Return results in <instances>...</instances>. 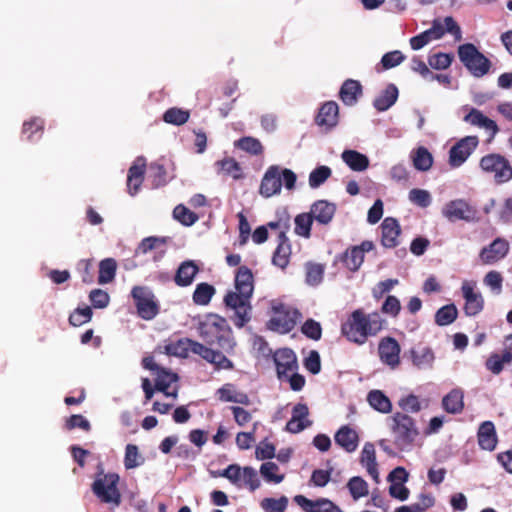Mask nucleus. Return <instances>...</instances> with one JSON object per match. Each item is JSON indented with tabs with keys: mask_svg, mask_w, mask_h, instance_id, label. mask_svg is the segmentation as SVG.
<instances>
[{
	"mask_svg": "<svg viewBox=\"0 0 512 512\" xmlns=\"http://www.w3.org/2000/svg\"><path fill=\"white\" fill-rule=\"evenodd\" d=\"M254 291V276L246 266H240L234 276V290L224 297L226 306L234 311V323L243 327L250 319V299Z\"/></svg>",
	"mask_w": 512,
	"mask_h": 512,
	"instance_id": "obj_1",
	"label": "nucleus"
},
{
	"mask_svg": "<svg viewBox=\"0 0 512 512\" xmlns=\"http://www.w3.org/2000/svg\"><path fill=\"white\" fill-rule=\"evenodd\" d=\"M384 323L385 321L376 312L366 315L356 310L343 324L342 333L348 340L363 344L369 336L378 334L383 329Z\"/></svg>",
	"mask_w": 512,
	"mask_h": 512,
	"instance_id": "obj_2",
	"label": "nucleus"
},
{
	"mask_svg": "<svg viewBox=\"0 0 512 512\" xmlns=\"http://www.w3.org/2000/svg\"><path fill=\"white\" fill-rule=\"evenodd\" d=\"M199 334L208 343H217L226 353L234 352L236 342L226 319L209 314L199 324Z\"/></svg>",
	"mask_w": 512,
	"mask_h": 512,
	"instance_id": "obj_3",
	"label": "nucleus"
},
{
	"mask_svg": "<svg viewBox=\"0 0 512 512\" xmlns=\"http://www.w3.org/2000/svg\"><path fill=\"white\" fill-rule=\"evenodd\" d=\"M270 310L267 328L271 331L286 334L292 331L301 319L300 312L281 299L269 301Z\"/></svg>",
	"mask_w": 512,
	"mask_h": 512,
	"instance_id": "obj_4",
	"label": "nucleus"
},
{
	"mask_svg": "<svg viewBox=\"0 0 512 512\" xmlns=\"http://www.w3.org/2000/svg\"><path fill=\"white\" fill-rule=\"evenodd\" d=\"M296 180L297 176L292 170L281 168L278 165H272L268 167L263 175L259 193L263 197L269 198L280 194L282 186L289 191L294 190Z\"/></svg>",
	"mask_w": 512,
	"mask_h": 512,
	"instance_id": "obj_5",
	"label": "nucleus"
},
{
	"mask_svg": "<svg viewBox=\"0 0 512 512\" xmlns=\"http://www.w3.org/2000/svg\"><path fill=\"white\" fill-rule=\"evenodd\" d=\"M119 481L117 473L100 474L92 484V491L102 503L118 507L121 504Z\"/></svg>",
	"mask_w": 512,
	"mask_h": 512,
	"instance_id": "obj_6",
	"label": "nucleus"
},
{
	"mask_svg": "<svg viewBox=\"0 0 512 512\" xmlns=\"http://www.w3.org/2000/svg\"><path fill=\"white\" fill-rule=\"evenodd\" d=\"M219 476L228 479L239 489L247 488L250 491H255L261 485L257 471L250 466L241 467L237 464H231L222 470Z\"/></svg>",
	"mask_w": 512,
	"mask_h": 512,
	"instance_id": "obj_7",
	"label": "nucleus"
},
{
	"mask_svg": "<svg viewBox=\"0 0 512 512\" xmlns=\"http://www.w3.org/2000/svg\"><path fill=\"white\" fill-rule=\"evenodd\" d=\"M458 56L464 66L476 77L485 75L490 69V61L473 44L461 45L458 48Z\"/></svg>",
	"mask_w": 512,
	"mask_h": 512,
	"instance_id": "obj_8",
	"label": "nucleus"
},
{
	"mask_svg": "<svg viewBox=\"0 0 512 512\" xmlns=\"http://www.w3.org/2000/svg\"><path fill=\"white\" fill-rule=\"evenodd\" d=\"M131 296L137 308L138 315L144 320H152L159 313V303L154 293L145 286H135Z\"/></svg>",
	"mask_w": 512,
	"mask_h": 512,
	"instance_id": "obj_9",
	"label": "nucleus"
},
{
	"mask_svg": "<svg viewBox=\"0 0 512 512\" xmlns=\"http://www.w3.org/2000/svg\"><path fill=\"white\" fill-rule=\"evenodd\" d=\"M393 422L392 429L396 444L401 449L407 448L418 436L413 419L405 414L396 413L393 416Z\"/></svg>",
	"mask_w": 512,
	"mask_h": 512,
	"instance_id": "obj_10",
	"label": "nucleus"
},
{
	"mask_svg": "<svg viewBox=\"0 0 512 512\" xmlns=\"http://www.w3.org/2000/svg\"><path fill=\"white\" fill-rule=\"evenodd\" d=\"M480 167L492 174L497 183H505L512 178V167L509 161L499 154H488L481 158Z\"/></svg>",
	"mask_w": 512,
	"mask_h": 512,
	"instance_id": "obj_11",
	"label": "nucleus"
},
{
	"mask_svg": "<svg viewBox=\"0 0 512 512\" xmlns=\"http://www.w3.org/2000/svg\"><path fill=\"white\" fill-rule=\"evenodd\" d=\"M461 292L464 298L463 310L467 316H476L484 308V297L477 289V283L472 280H464L461 284Z\"/></svg>",
	"mask_w": 512,
	"mask_h": 512,
	"instance_id": "obj_12",
	"label": "nucleus"
},
{
	"mask_svg": "<svg viewBox=\"0 0 512 512\" xmlns=\"http://www.w3.org/2000/svg\"><path fill=\"white\" fill-rule=\"evenodd\" d=\"M479 144L477 136H466L453 145L449 151V165L460 167L473 153Z\"/></svg>",
	"mask_w": 512,
	"mask_h": 512,
	"instance_id": "obj_13",
	"label": "nucleus"
},
{
	"mask_svg": "<svg viewBox=\"0 0 512 512\" xmlns=\"http://www.w3.org/2000/svg\"><path fill=\"white\" fill-rule=\"evenodd\" d=\"M474 213L472 207L462 199L449 201L442 208V215L450 222L469 221L473 218Z\"/></svg>",
	"mask_w": 512,
	"mask_h": 512,
	"instance_id": "obj_14",
	"label": "nucleus"
},
{
	"mask_svg": "<svg viewBox=\"0 0 512 512\" xmlns=\"http://www.w3.org/2000/svg\"><path fill=\"white\" fill-rule=\"evenodd\" d=\"M178 380L179 377L176 373L164 368L158 369L155 375V389L162 392L166 397L176 399L179 389L177 385Z\"/></svg>",
	"mask_w": 512,
	"mask_h": 512,
	"instance_id": "obj_15",
	"label": "nucleus"
},
{
	"mask_svg": "<svg viewBox=\"0 0 512 512\" xmlns=\"http://www.w3.org/2000/svg\"><path fill=\"white\" fill-rule=\"evenodd\" d=\"M294 501L304 512H342L337 505L326 498L314 501L303 495H297L294 497Z\"/></svg>",
	"mask_w": 512,
	"mask_h": 512,
	"instance_id": "obj_16",
	"label": "nucleus"
},
{
	"mask_svg": "<svg viewBox=\"0 0 512 512\" xmlns=\"http://www.w3.org/2000/svg\"><path fill=\"white\" fill-rule=\"evenodd\" d=\"M508 251L509 243L505 239L497 238L481 250L479 257L483 264H493L503 259Z\"/></svg>",
	"mask_w": 512,
	"mask_h": 512,
	"instance_id": "obj_17",
	"label": "nucleus"
},
{
	"mask_svg": "<svg viewBox=\"0 0 512 512\" xmlns=\"http://www.w3.org/2000/svg\"><path fill=\"white\" fill-rule=\"evenodd\" d=\"M274 361L277 368L278 377L283 379L295 372L298 365L295 353L291 349H279L274 354Z\"/></svg>",
	"mask_w": 512,
	"mask_h": 512,
	"instance_id": "obj_18",
	"label": "nucleus"
},
{
	"mask_svg": "<svg viewBox=\"0 0 512 512\" xmlns=\"http://www.w3.org/2000/svg\"><path fill=\"white\" fill-rule=\"evenodd\" d=\"M373 248L371 241H363L360 245L348 249L343 256L345 266L351 271H357L364 261L365 253Z\"/></svg>",
	"mask_w": 512,
	"mask_h": 512,
	"instance_id": "obj_19",
	"label": "nucleus"
},
{
	"mask_svg": "<svg viewBox=\"0 0 512 512\" xmlns=\"http://www.w3.org/2000/svg\"><path fill=\"white\" fill-rule=\"evenodd\" d=\"M400 346L393 338H385L379 344V355L383 363L396 368L400 363Z\"/></svg>",
	"mask_w": 512,
	"mask_h": 512,
	"instance_id": "obj_20",
	"label": "nucleus"
},
{
	"mask_svg": "<svg viewBox=\"0 0 512 512\" xmlns=\"http://www.w3.org/2000/svg\"><path fill=\"white\" fill-rule=\"evenodd\" d=\"M428 30L431 33L433 40L440 39L446 32L452 34L456 41H460L462 38L460 27L450 16L445 17L443 20H434L432 27Z\"/></svg>",
	"mask_w": 512,
	"mask_h": 512,
	"instance_id": "obj_21",
	"label": "nucleus"
},
{
	"mask_svg": "<svg viewBox=\"0 0 512 512\" xmlns=\"http://www.w3.org/2000/svg\"><path fill=\"white\" fill-rule=\"evenodd\" d=\"M401 228L398 221L387 217L381 224V242L387 248L396 247L400 242Z\"/></svg>",
	"mask_w": 512,
	"mask_h": 512,
	"instance_id": "obj_22",
	"label": "nucleus"
},
{
	"mask_svg": "<svg viewBox=\"0 0 512 512\" xmlns=\"http://www.w3.org/2000/svg\"><path fill=\"white\" fill-rule=\"evenodd\" d=\"M309 410L305 404L299 403L293 407L292 417L286 424V430L291 433H299L311 425L308 418Z\"/></svg>",
	"mask_w": 512,
	"mask_h": 512,
	"instance_id": "obj_23",
	"label": "nucleus"
},
{
	"mask_svg": "<svg viewBox=\"0 0 512 512\" xmlns=\"http://www.w3.org/2000/svg\"><path fill=\"white\" fill-rule=\"evenodd\" d=\"M145 167L146 160L143 157L137 158L130 167L127 177V187L131 195H135L138 192L143 182Z\"/></svg>",
	"mask_w": 512,
	"mask_h": 512,
	"instance_id": "obj_24",
	"label": "nucleus"
},
{
	"mask_svg": "<svg viewBox=\"0 0 512 512\" xmlns=\"http://www.w3.org/2000/svg\"><path fill=\"white\" fill-rule=\"evenodd\" d=\"M464 121L470 125L483 128L491 133L493 138L499 131L496 122L485 116L480 110L472 108L469 113L465 115Z\"/></svg>",
	"mask_w": 512,
	"mask_h": 512,
	"instance_id": "obj_25",
	"label": "nucleus"
},
{
	"mask_svg": "<svg viewBox=\"0 0 512 512\" xmlns=\"http://www.w3.org/2000/svg\"><path fill=\"white\" fill-rule=\"evenodd\" d=\"M216 395L222 402H232L241 405H249L250 399L247 394L237 390L235 385L226 383L221 386L217 391Z\"/></svg>",
	"mask_w": 512,
	"mask_h": 512,
	"instance_id": "obj_26",
	"label": "nucleus"
},
{
	"mask_svg": "<svg viewBox=\"0 0 512 512\" xmlns=\"http://www.w3.org/2000/svg\"><path fill=\"white\" fill-rule=\"evenodd\" d=\"M335 211L334 204L325 200H318L312 204L309 213L318 223L328 224L333 219Z\"/></svg>",
	"mask_w": 512,
	"mask_h": 512,
	"instance_id": "obj_27",
	"label": "nucleus"
},
{
	"mask_svg": "<svg viewBox=\"0 0 512 512\" xmlns=\"http://www.w3.org/2000/svg\"><path fill=\"white\" fill-rule=\"evenodd\" d=\"M191 344L192 340L189 338L170 339L159 350L169 356L186 358L189 355Z\"/></svg>",
	"mask_w": 512,
	"mask_h": 512,
	"instance_id": "obj_28",
	"label": "nucleus"
},
{
	"mask_svg": "<svg viewBox=\"0 0 512 512\" xmlns=\"http://www.w3.org/2000/svg\"><path fill=\"white\" fill-rule=\"evenodd\" d=\"M478 443L484 450L493 451L497 445L495 426L491 421L483 422L478 429Z\"/></svg>",
	"mask_w": 512,
	"mask_h": 512,
	"instance_id": "obj_29",
	"label": "nucleus"
},
{
	"mask_svg": "<svg viewBox=\"0 0 512 512\" xmlns=\"http://www.w3.org/2000/svg\"><path fill=\"white\" fill-rule=\"evenodd\" d=\"M341 158L353 171L362 172L369 167L368 157L356 150H344L341 154Z\"/></svg>",
	"mask_w": 512,
	"mask_h": 512,
	"instance_id": "obj_30",
	"label": "nucleus"
},
{
	"mask_svg": "<svg viewBox=\"0 0 512 512\" xmlns=\"http://www.w3.org/2000/svg\"><path fill=\"white\" fill-rule=\"evenodd\" d=\"M360 462L375 481L379 479V472L376 462V451L372 443H366L361 451Z\"/></svg>",
	"mask_w": 512,
	"mask_h": 512,
	"instance_id": "obj_31",
	"label": "nucleus"
},
{
	"mask_svg": "<svg viewBox=\"0 0 512 512\" xmlns=\"http://www.w3.org/2000/svg\"><path fill=\"white\" fill-rule=\"evenodd\" d=\"M279 238L280 242L274 252L272 261L274 265L284 269L289 264L291 247L288 243V239L286 238L284 231L280 232Z\"/></svg>",
	"mask_w": 512,
	"mask_h": 512,
	"instance_id": "obj_32",
	"label": "nucleus"
},
{
	"mask_svg": "<svg viewBox=\"0 0 512 512\" xmlns=\"http://www.w3.org/2000/svg\"><path fill=\"white\" fill-rule=\"evenodd\" d=\"M317 124L331 128L338 121V105L335 102L325 103L319 110Z\"/></svg>",
	"mask_w": 512,
	"mask_h": 512,
	"instance_id": "obj_33",
	"label": "nucleus"
},
{
	"mask_svg": "<svg viewBox=\"0 0 512 512\" xmlns=\"http://www.w3.org/2000/svg\"><path fill=\"white\" fill-rule=\"evenodd\" d=\"M336 443L348 452L355 451L358 446V435L355 430L344 426L335 435Z\"/></svg>",
	"mask_w": 512,
	"mask_h": 512,
	"instance_id": "obj_34",
	"label": "nucleus"
},
{
	"mask_svg": "<svg viewBox=\"0 0 512 512\" xmlns=\"http://www.w3.org/2000/svg\"><path fill=\"white\" fill-rule=\"evenodd\" d=\"M218 174L229 176L235 180L243 177L242 168L233 158H224L216 162Z\"/></svg>",
	"mask_w": 512,
	"mask_h": 512,
	"instance_id": "obj_35",
	"label": "nucleus"
},
{
	"mask_svg": "<svg viewBox=\"0 0 512 512\" xmlns=\"http://www.w3.org/2000/svg\"><path fill=\"white\" fill-rule=\"evenodd\" d=\"M398 98V89L395 85H388L385 90L374 100V107L378 111L389 109Z\"/></svg>",
	"mask_w": 512,
	"mask_h": 512,
	"instance_id": "obj_36",
	"label": "nucleus"
},
{
	"mask_svg": "<svg viewBox=\"0 0 512 512\" xmlns=\"http://www.w3.org/2000/svg\"><path fill=\"white\" fill-rule=\"evenodd\" d=\"M411 159L415 169L428 171L433 165V157L425 147H418L411 153Z\"/></svg>",
	"mask_w": 512,
	"mask_h": 512,
	"instance_id": "obj_37",
	"label": "nucleus"
},
{
	"mask_svg": "<svg viewBox=\"0 0 512 512\" xmlns=\"http://www.w3.org/2000/svg\"><path fill=\"white\" fill-rule=\"evenodd\" d=\"M464 395L459 389H454L443 398V407L449 413H459L464 407Z\"/></svg>",
	"mask_w": 512,
	"mask_h": 512,
	"instance_id": "obj_38",
	"label": "nucleus"
},
{
	"mask_svg": "<svg viewBox=\"0 0 512 512\" xmlns=\"http://www.w3.org/2000/svg\"><path fill=\"white\" fill-rule=\"evenodd\" d=\"M197 272L198 267L192 261L184 262L177 271L175 281L179 286H188L192 283Z\"/></svg>",
	"mask_w": 512,
	"mask_h": 512,
	"instance_id": "obj_39",
	"label": "nucleus"
},
{
	"mask_svg": "<svg viewBox=\"0 0 512 512\" xmlns=\"http://www.w3.org/2000/svg\"><path fill=\"white\" fill-rule=\"evenodd\" d=\"M361 93V86L355 80H347L341 87L340 98L346 105H353Z\"/></svg>",
	"mask_w": 512,
	"mask_h": 512,
	"instance_id": "obj_40",
	"label": "nucleus"
},
{
	"mask_svg": "<svg viewBox=\"0 0 512 512\" xmlns=\"http://www.w3.org/2000/svg\"><path fill=\"white\" fill-rule=\"evenodd\" d=\"M367 400L375 410L381 413H389L392 410L391 401L380 390H373L369 392Z\"/></svg>",
	"mask_w": 512,
	"mask_h": 512,
	"instance_id": "obj_41",
	"label": "nucleus"
},
{
	"mask_svg": "<svg viewBox=\"0 0 512 512\" xmlns=\"http://www.w3.org/2000/svg\"><path fill=\"white\" fill-rule=\"evenodd\" d=\"M260 474L266 482L274 484L281 483L285 478V475L280 472L279 466L270 461L264 462L260 466Z\"/></svg>",
	"mask_w": 512,
	"mask_h": 512,
	"instance_id": "obj_42",
	"label": "nucleus"
},
{
	"mask_svg": "<svg viewBox=\"0 0 512 512\" xmlns=\"http://www.w3.org/2000/svg\"><path fill=\"white\" fill-rule=\"evenodd\" d=\"M117 264L112 258H106L99 263V284H107L114 280Z\"/></svg>",
	"mask_w": 512,
	"mask_h": 512,
	"instance_id": "obj_43",
	"label": "nucleus"
},
{
	"mask_svg": "<svg viewBox=\"0 0 512 512\" xmlns=\"http://www.w3.org/2000/svg\"><path fill=\"white\" fill-rule=\"evenodd\" d=\"M203 359L214 365L217 370H230L233 363L221 352L209 348L204 354Z\"/></svg>",
	"mask_w": 512,
	"mask_h": 512,
	"instance_id": "obj_44",
	"label": "nucleus"
},
{
	"mask_svg": "<svg viewBox=\"0 0 512 512\" xmlns=\"http://www.w3.org/2000/svg\"><path fill=\"white\" fill-rule=\"evenodd\" d=\"M144 463V457L140 454L139 449L134 444H128L125 447L124 466L126 469H134Z\"/></svg>",
	"mask_w": 512,
	"mask_h": 512,
	"instance_id": "obj_45",
	"label": "nucleus"
},
{
	"mask_svg": "<svg viewBox=\"0 0 512 512\" xmlns=\"http://www.w3.org/2000/svg\"><path fill=\"white\" fill-rule=\"evenodd\" d=\"M215 294V288L208 283H200L193 293V301L197 305H208Z\"/></svg>",
	"mask_w": 512,
	"mask_h": 512,
	"instance_id": "obj_46",
	"label": "nucleus"
},
{
	"mask_svg": "<svg viewBox=\"0 0 512 512\" xmlns=\"http://www.w3.org/2000/svg\"><path fill=\"white\" fill-rule=\"evenodd\" d=\"M347 487L349 489V492H350L352 498L355 501H357L360 498H363L369 494V486H368L367 482L358 476L352 477L349 480Z\"/></svg>",
	"mask_w": 512,
	"mask_h": 512,
	"instance_id": "obj_47",
	"label": "nucleus"
},
{
	"mask_svg": "<svg viewBox=\"0 0 512 512\" xmlns=\"http://www.w3.org/2000/svg\"><path fill=\"white\" fill-rule=\"evenodd\" d=\"M458 315V310L454 304H449L441 307L435 315V321L440 326H446L455 321Z\"/></svg>",
	"mask_w": 512,
	"mask_h": 512,
	"instance_id": "obj_48",
	"label": "nucleus"
},
{
	"mask_svg": "<svg viewBox=\"0 0 512 512\" xmlns=\"http://www.w3.org/2000/svg\"><path fill=\"white\" fill-rule=\"evenodd\" d=\"M313 220L309 212L297 215L294 220L295 233L301 237L309 238Z\"/></svg>",
	"mask_w": 512,
	"mask_h": 512,
	"instance_id": "obj_49",
	"label": "nucleus"
},
{
	"mask_svg": "<svg viewBox=\"0 0 512 512\" xmlns=\"http://www.w3.org/2000/svg\"><path fill=\"white\" fill-rule=\"evenodd\" d=\"M412 362L418 368L431 367L434 361V355L428 348L411 351Z\"/></svg>",
	"mask_w": 512,
	"mask_h": 512,
	"instance_id": "obj_50",
	"label": "nucleus"
},
{
	"mask_svg": "<svg viewBox=\"0 0 512 512\" xmlns=\"http://www.w3.org/2000/svg\"><path fill=\"white\" fill-rule=\"evenodd\" d=\"M332 174L331 169L328 166L322 165L309 174L308 183L311 188H318L322 185Z\"/></svg>",
	"mask_w": 512,
	"mask_h": 512,
	"instance_id": "obj_51",
	"label": "nucleus"
},
{
	"mask_svg": "<svg viewBox=\"0 0 512 512\" xmlns=\"http://www.w3.org/2000/svg\"><path fill=\"white\" fill-rule=\"evenodd\" d=\"M173 217L185 226H191L198 220V216L184 205L174 208Z\"/></svg>",
	"mask_w": 512,
	"mask_h": 512,
	"instance_id": "obj_52",
	"label": "nucleus"
},
{
	"mask_svg": "<svg viewBox=\"0 0 512 512\" xmlns=\"http://www.w3.org/2000/svg\"><path fill=\"white\" fill-rule=\"evenodd\" d=\"M189 116L190 114L187 110L170 108L164 113L163 119L169 124L182 125L188 121Z\"/></svg>",
	"mask_w": 512,
	"mask_h": 512,
	"instance_id": "obj_53",
	"label": "nucleus"
},
{
	"mask_svg": "<svg viewBox=\"0 0 512 512\" xmlns=\"http://www.w3.org/2000/svg\"><path fill=\"white\" fill-rule=\"evenodd\" d=\"M288 505V499L282 496L278 499L275 498H264L260 506L266 512H284Z\"/></svg>",
	"mask_w": 512,
	"mask_h": 512,
	"instance_id": "obj_54",
	"label": "nucleus"
},
{
	"mask_svg": "<svg viewBox=\"0 0 512 512\" xmlns=\"http://www.w3.org/2000/svg\"><path fill=\"white\" fill-rule=\"evenodd\" d=\"M235 145L242 150L254 155H258L263 151V147L260 141L253 137H243L239 139Z\"/></svg>",
	"mask_w": 512,
	"mask_h": 512,
	"instance_id": "obj_55",
	"label": "nucleus"
},
{
	"mask_svg": "<svg viewBox=\"0 0 512 512\" xmlns=\"http://www.w3.org/2000/svg\"><path fill=\"white\" fill-rule=\"evenodd\" d=\"M258 423L253 424V428L251 431L248 432H239L236 435V445L240 450H248L252 447L253 443L255 442V432L257 429Z\"/></svg>",
	"mask_w": 512,
	"mask_h": 512,
	"instance_id": "obj_56",
	"label": "nucleus"
},
{
	"mask_svg": "<svg viewBox=\"0 0 512 512\" xmlns=\"http://www.w3.org/2000/svg\"><path fill=\"white\" fill-rule=\"evenodd\" d=\"M324 275V267L321 264L309 263L306 265V281L309 285L319 284Z\"/></svg>",
	"mask_w": 512,
	"mask_h": 512,
	"instance_id": "obj_57",
	"label": "nucleus"
},
{
	"mask_svg": "<svg viewBox=\"0 0 512 512\" xmlns=\"http://www.w3.org/2000/svg\"><path fill=\"white\" fill-rule=\"evenodd\" d=\"M276 448L267 439L258 443L255 448V457L257 460H268L275 456Z\"/></svg>",
	"mask_w": 512,
	"mask_h": 512,
	"instance_id": "obj_58",
	"label": "nucleus"
},
{
	"mask_svg": "<svg viewBox=\"0 0 512 512\" xmlns=\"http://www.w3.org/2000/svg\"><path fill=\"white\" fill-rule=\"evenodd\" d=\"M452 55L448 53H436L429 57V65L436 70L446 69L451 65Z\"/></svg>",
	"mask_w": 512,
	"mask_h": 512,
	"instance_id": "obj_59",
	"label": "nucleus"
},
{
	"mask_svg": "<svg viewBox=\"0 0 512 512\" xmlns=\"http://www.w3.org/2000/svg\"><path fill=\"white\" fill-rule=\"evenodd\" d=\"M92 317V310L90 307L76 309L69 317V321L73 326H80L90 321Z\"/></svg>",
	"mask_w": 512,
	"mask_h": 512,
	"instance_id": "obj_60",
	"label": "nucleus"
},
{
	"mask_svg": "<svg viewBox=\"0 0 512 512\" xmlns=\"http://www.w3.org/2000/svg\"><path fill=\"white\" fill-rule=\"evenodd\" d=\"M165 245V239L159 237H147L141 241L136 252L146 254L151 250L158 249Z\"/></svg>",
	"mask_w": 512,
	"mask_h": 512,
	"instance_id": "obj_61",
	"label": "nucleus"
},
{
	"mask_svg": "<svg viewBox=\"0 0 512 512\" xmlns=\"http://www.w3.org/2000/svg\"><path fill=\"white\" fill-rule=\"evenodd\" d=\"M409 200L420 207H428L431 204V195L424 189H412Z\"/></svg>",
	"mask_w": 512,
	"mask_h": 512,
	"instance_id": "obj_62",
	"label": "nucleus"
},
{
	"mask_svg": "<svg viewBox=\"0 0 512 512\" xmlns=\"http://www.w3.org/2000/svg\"><path fill=\"white\" fill-rule=\"evenodd\" d=\"M404 59L405 56L402 54V52L395 50L384 54L381 59V64L384 69H391L402 63Z\"/></svg>",
	"mask_w": 512,
	"mask_h": 512,
	"instance_id": "obj_63",
	"label": "nucleus"
},
{
	"mask_svg": "<svg viewBox=\"0 0 512 512\" xmlns=\"http://www.w3.org/2000/svg\"><path fill=\"white\" fill-rule=\"evenodd\" d=\"M89 298L93 306L100 309L107 307L110 301L109 294L101 289L92 290Z\"/></svg>",
	"mask_w": 512,
	"mask_h": 512,
	"instance_id": "obj_64",
	"label": "nucleus"
}]
</instances>
